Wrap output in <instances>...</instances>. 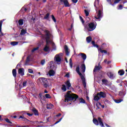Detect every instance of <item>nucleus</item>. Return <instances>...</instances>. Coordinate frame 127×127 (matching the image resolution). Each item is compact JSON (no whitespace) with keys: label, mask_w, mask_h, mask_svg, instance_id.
Returning <instances> with one entry per match:
<instances>
[{"label":"nucleus","mask_w":127,"mask_h":127,"mask_svg":"<svg viewBox=\"0 0 127 127\" xmlns=\"http://www.w3.org/2000/svg\"><path fill=\"white\" fill-rule=\"evenodd\" d=\"M71 91H68L66 94L64 95V102H69L70 101H76L77 99L79 98V96L74 93L70 94Z\"/></svg>","instance_id":"1"},{"label":"nucleus","mask_w":127,"mask_h":127,"mask_svg":"<svg viewBox=\"0 0 127 127\" xmlns=\"http://www.w3.org/2000/svg\"><path fill=\"white\" fill-rule=\"evenodd\" d=\"M76 71L78 73V75H79L82 81L84 87H86V79H85V77L83 76V74L80 72V65H77L76 68Z\"/></svg>","instance_id":"2"},{"label":"nucleus","mask_w":127,"mask_h":127,"mask_svg":"<svg viewBox=\"0 0 127 127\" xmlns=\"http://www.w3.org/2000/svg\"><path fill=\"white\" fill-rule=\"evenodd\" d=\"M93 123L94 124V125H95V126H98L99 124L100 127H105L104 123H103V120H102V118L101 117L98 118V120L96 118H94L93 119Z\"/></svg>","instance_id":"3"},{"label":"nucleus","mask_w":127,"mask_h":127,"mask_svg":"<svg viewBox=\"0 0 127 127\" xmlns=\"http://www.w3.org/2000/svg\"><path fill=\"white\" fill-rule=\"evenodd\" d=\"M85 27L87 28L88 31H93V30L96 29L97 25L95 24L94 22H90L87 26H86Z\"/></svg>","instance_id":"4"},{"label":"nucleus","mask_w":127,"mask_h":127,"mask_svg":"<svg viewBox=\"0 0 127 127\" xmlns=\"http://www.w3.org/2000/svg\"><path fill=\"white\" fill-rule=\"evenodd\" d=\"M44 33H45V40H46V42L47 43H48V41H50V31L47 30H44Z\"/></svg>","instance_id":"5"},{"label":"nucleus","mask_w":127,"mask_h":127,"mask_svg":"<svg viewBox=\"0 0 127 127\" xmlns=\"http://www.w3.org/2000/svg\"><path fill=\"white\" fill-rule=\"evenodd\" d=\"M42 84L44 88H48V87H49V83H48V80L47 78L42 77Z\"/></svg>","instance_id":"6"},{"label":"nucleus","mask_w":127,"mask_h":127,"mask_svg":"<svg viewBox=\"0 0 127 127\" xmlns=\"http://www.w3.org/2000/svg\"><path fill=\"white\" fill-rule=\"evenodd\" d=\"M63 54L60 53L59 54V55H56L55 57V59H56V62L57 63V64H61V58L60 56H62Z\"/></svg>","instance_id":"7"},{"label":"nucleus","mask_w":127,"mask_h":127,"mask_svg":"<svg viewBox=\"0 0 127 127\" xmlns=\"http://www.w3.org/2000/svg\"><path fill=\"white\" fill-rule=\"evenodd\" d=\"M18 119H22V121H23V122H25L26 124L30 125H31V123H33L32 121L26 119L24 116H20Z\"/></svg>","instance_id":"8"},{"label":"nucleus","mask_w":127,"mask_h":127,"mask_svg":"<svg viewBox=\"0 0 127 127\" xmlns=\"http://www.w3.org/2000/svg\"><path fill=\"white\" fill-rule=\"evenodd\" d=\"M60 0L62 3H64L65 7H70V3H69V1H68V0Z\"/></svg>","instance_id":"9"},{"label":"nucleus","mask_w":127,"mask_h":127,"mask_svg":"<svg viewBox=\"0 0 127 127\" xmlns=\"http://www.w3.org/2000/svg\"><path fill=\"white\" fill-rule=\"evenodd\" d=\"M50 42V41H48V43L47 42H46V46H45L44 48L43 49V50H44V51H45V52H48V51H49V50H50V48L48 46V45H49Z\"/></svg>","instance_id":"10"},{"label":"nucleus","mask_w":127,"mask_h":127,"mask_svg":"<svg viewBox=\"0 0 127 127\" xmlns=\"http://www.w3.org/2000/svg\"><path fill=\"white\" fill-rule=\"evenodd\" d=\"M97 94H98V95H99V97H100V98H105L107 97V94H106V93L103 91H100V92H98Z\"/></svg>","instance_id":"11"},{"label":"nucleus","mask_w":127,"mask_h":127,"mask_svg":"<svg viewBox=\"0 0 127 127\" xmlns=\"http://www.w3.org/2000/svg\"><path fill=\"white\" fill-rule=\"evenodd\" d=\"M65 84L66 86L67 90H71V89H73V87H71V83H70V80H67L66 82H65Z\"/></svg>","instance_id":"12"},{"label":"nucleus","mask_w":127,"mask_h":127,"mask_svg":"<svg viewBox=\"0 0 127 127\" xmlns=\"http://www.w3.org/2000/svg\"><path fill=\"white\" fill-rule=\"evenodd\" d=\"M103 68V67H102V66L100 65V64H99V65L98 66H95L94 69H93V72H96V71H100V70H101V69H102Z\"/></svg>","instance_id":"13"},{"label":"nucleus","mask_w":127,"mask_h":127,"mask_svg":"<svg viewBox=\"0 0 127 127\" xmlns=\"http://www.w3.org/2000/svg\"><path fill=\"white\" fill-rule=\"evenodd\" d=\"M95 18H96V19H100V18H102V10H99L97 16H95Z\"/></svg>","instance_id":"14"},{"label":"nucleus","mask_w":127,"mask_h":127,"mask_svg":"<svg viewBox=\"0 0 127 127\" xmlns=\"http://www.w3.org/2000/svg\"><path fill=\"white\" fill-rule=\"evenodd\" d=\"M18 73L21 76H24V69L23 68H19L18 70Z\"/></svg>","instance_id":"15"},{"label":"nucleus","mask_w":127,"mask_h":127,"mask_svg":"<svg viewBox=\"0 0 127 127\" xmlns=\"http://www.w3.org/2000/svg\"><path fill=\"white\" fill-rule=\"evenodd\" d=\"M32 111L33 112L35 116H39L38 110H37V109H36L35 108H33V109H32Z\"/></svg>","instance_id":"16"},{"label":"nucleus","mask_w":127,"mask_h":127,"mask_svg":"<svg viewBox=\"0 0 127 127\" xmlns=\"http://www.w3.org/2000/svg\"><path fill=\"white\" fill-rule=\"evenodd\" d=\"M64 50L65 51V54L67 56H69V49L68 48V46L67 45L64 46Z\"/></svg>","instance_id":"17"},{"label":"nucleus","mask_w":127,"mask_h":127,"mask_svg":"<svg viewBox=\"0 0 127 127\" xmlns=\"http://www.w3.org/2000/svg\"><path fill=\"white\" fill-rule=\"evenodd\" d=\"M79 55L81 56V58L83 59V60H86V59H87V55H86V54L80 53Z\"/></svg>","instance_id":"18"},{"label":"nucleus","mask_w":127,"mask_h":127,"mask_svg":"<svg viewBox=\"0 0 127 127\" xmlns=\"http://www.w3.org/2000/svg\"><path fill=\"white\" fill-rule=\"evenodd\" d=\"M5 121L6 123H8V124H10L9 125V126L10 127H13V123H12V122H10V121H9V119H8V118L5 119Z\"/></svg>","instance_id":"19"},{"label":"nucleus","mask_w":127,"mask_h":127,"mask_svg":"<svg viewBox=\"0 0 127 127\" xmlns=\"http://www.w3.org/2000/svg\"><path fill=\"white\" fill-rule=\"evenodd\" d=\"M102 82L103 83V85H105V86H107L108 84H109V81L106 79H102Z\"/></svg>","instance_id":"20"},{"label":"nucleus","mask_w":127,"mask_h":127,"mask_svg":"<svg viewBox=\"0 0 127 127\" xmlns=\"http://www.w3.org/2000/svg\"><path fill=\"white\" fill-rule=\"evenodd\" d=\"M118 74L120 76H123L125 75V70L124 69H120L118 71Z\"/></svg>","instance_id":"21"},{"label":"nucleus","mask_w":127,"mask_h":127,"mask_svg":"<svg viewBox=\"0 0 127 127\" xmlns=\"http://www.w3.org/2000/svg\"><path fill=\"white\" fill-rule=\"evenodd\" d=\"M49 74L50 76H54L55 75V71L53 69L50 70L49 71Z\"/></svg>","instance_id":"22"},{"label":"nucleus","mask_w":127,"mask_h":127,"mask_svg":"<svg viewBox=\"0 0 127 127\" xmlns=\"http://www.w3.org/2000/svg\"><path fill=\"white\" fill-rule=\"evenodd\" d=\"M101 98L100 97V96L99 97V95H98V93L94 97V100L96 101V102H98V101Z\"/></svg>","instance_id":"23"},{"label":"nucleus","mask_w":127,"mask_h":127,"mask_svg":"<svg viewBox=\"0 0 127 127\" xmlns=\"http://www.w3.org/2000/svg\"><path fill=\"white\" fill-rule=\"evenodd\" d=\"M98 50L101 52V53H104V54H107L108 53V51L107 50H102V48H100Z\"/></svg>","instance_id":"24"},{"label":"nucleus","mask_w":127,"mask_h":127,"mask_svg":"<svg viewBox=\"0 0 127 127\" xmlns=\"http://www.w3.org/2000/svg\"><path fill=\"white\" fill-rule=\"evenodd\" d=\"M107 76L110 78V79H114V73L112 72L107 73Z\"/></svg>","instance_id":"25"},{"label":"nucleus","mask_w":127,"mask_h":127,"mask_svg":"<svg viewBox=\"0 0 127 127\" xmlns=\"http://www.w3.org/2000/svg\"><path fill=\"white\" fill-rule=\"evenodd\" d=\"M81 70L83 73H84L85 71H86V65L85 64H81Z\"/></svg>","instance_id":"26"},{"label":"nucleus","mask_w":127,"mask_h":127,"mask_svg":"<svg viewBox=\"0 0 127 127\" xmlns=\"http://www.w3.org/2000/svg\"><path fill=\"white\" fill-rule=\"evenodd\" d=\"M12 75L14 78H16V69H12Z\"/></svg>","instance_id":"27"},{"label":"nucleus","mask_w":127,"mask_h":127,"mask_svg":"<svg viewBox=\"0 0 127 127\" xmlns=\"http://www.w3.org/2000/svg\"><path fill=\"white\" fill-rule=\"evenodd\" d=\"M26 32H27L26 30H24V29H22L21 30L20 35H24V34H25Z\"/></svg>","instance_id":"28"},{"label":"nucleus","mask_w":127,"mask_h":127,"mask_svg":"<svg viewBox=\"0 0 127 127\" xmlns=\"http://www.w3.org/2000/svg\"><path fill=\"white\" fill-rule=\"evenodd\" d=\"M86 41L87 43H90L92 41V37L91 36H88L86 38Z\"/></svg>","instance_id":"29"},{"label":"nucleus","mask_w":127,"mask_h":127,"mask_svg":"<svg viewBox=\"0 0 127 127\" xmlns=\"http://www.w3.org/2000/svg\"><path fill=\"white\" fill-rule=\"evenodd\" d=\"M62 90L63 92H66V91H67V88H66V85L65 84L62 85Z\"/></svg>","instance_id":"30"},{"label":"nucleus","mask_w":127,"mask_h":127,"mask_svg":"<svg viewBox=\"0 0 127 127\" xmlns=\"http://www.w3.org/2000/svg\"><path fill=\"white\" fill-rule=\"evenodd\" d=\"M97 4H99V0H95L94 3V5L95 7H96V10L97 11V9H98V7H97Z\"/></svg>","instance_id":"31"},{"label":"nucleus","mask_w":127,"mask_h":127,"mask_svg":"<svg viewBox=\"0 0 127 127\" xmlns=\"http://www.w3.org/2000/svg\"><path fill=\"white\" fill-rule=\"evenodd\" d=\"M19 25H23V19H21L18 20Z\"/></svg>","instance_id":"32"},{"label":"nucleus","mask_w":127,"mask_h":127,"mask_svg":"<svg viewBox=\"0 0 127 127\" xmlns=\"http://www.w3.org/2000/svg\"><path fill=\"white\" fill-rule=\"evenodd\" d=\"M10 44L11 45H12V46H15V45H17V44H18V42H11Z\"/></svg>","instance_id":"33"},{"label":"nucleus","mask_w":127,"mask_h":127,"mask_svg":"<svg viewBox=\"0 0 127 127\" xmlns=\"http://www.w3.org/2000/svg\"><path fill=\"white\" fill-rule=\"evenodd\" d=\"M49 15H50V14L49 13H47L44 17V19H48V18H49Z\"/></svg>","instance_id":"34"},{"label":"nucleus","mask_w":127,"mask_h":127,"mask_svg":"<svg viewBox=\"0 0 127 127\" xmlns=\"http://www.w3.org/2000/svg\"><path fill=\"white\" fill-rule=\"evenodd\" d=\"M39 98L40 99V101L41 102V103H42V93H40L39 94Z\"/></svg>","instance_id":"35"},{"label":"nucleus","mask_w":127,"mask_h":127,"mask_svg":"<svg viewBox=\"0 0 127 127\" xmlns=\"http://www.w3.org/2000/svg\"><path fill=\"white\" fill-rule=\"evenodd\" d=\"M89 10H87V9H84V13H85V16H89Z\"/></svg>","instance_id":"36"},{"label":"nucleus","mask_w":127,"mask_h":127,"mask_svg":"<svg viewBox=\"0 0 127 127\" xmlns=\"http://www.w3.org/2000/svg\"><path fill=\"white\" fill-rule=\"evenodd\" d=\"M38 49H39V47H36V48H34V49H33L32 50L31 52H32V53H33L35 52V51L38 50Z\"/></svg>","instance_id":"37"},{"label":"nucleus","mask_w":127,"mask_h":127,"mask_svg":"<svg viewBox=\"0 0 127 127\" xmlns=\"http://www.w3.org/2000/svg\"><path fill=\"white\" fill-rule=\"evenodd\" d=\"M123 100L122 99H117L115 100V103L117 104H120V103L122 102Z\"/></svg>","instance_id":"38"},{"label":"nucleus","mask_w":127,"mask_h":127,"mask_svg":"<svg viewBox=\"0 0 127 127\" xmlns=\"http://www.w3.org/2000/svg\"><path fill=\"white\" fill-rule=\"evenodd\" d=\"M69 66L70 68L73 67V63H72V59H69Z\"/></svg>","instance_id":"39"},{"label":"nucleus","mask_w":127,"mask_h":127,"mask_svg":"<svg viewBox=\"0 0 127 127\" xmlns=\"http://www.w3.org/2000/svg\"><path fill=\"white\" fill-rule=\"evenodd\" d=\"M79 101L80 103H81L82 104H85L86 103V101L83 98L79 99Z\"/></svg>","instance_id":"40"},{"label":"nucleus","mask_w":127,"mask_h":127,"mask_svg":"<svg viewBox=\"0 0 127 127\" xmlns=\"http://www.w3.org/2000/svg\"><path fill=\"white\" fill-rule=\"evenodd\" d=\"M52 106H53V105H52V104H49V105H47V109H48V110H50V109H52Z\"/></svg>","instance_id":"41"},{"label":"nucleus","mask_w":127,"mask_h":127,"mask_svg":"<svg viewBox=\"0 0 127 127\" xmlns=\"http://www.w3.org/2000/svg\"><path fill=\"white\" fill-rule=\"evenodd\" d=\"M121 1V0H115L114 1V4H111L112 5H114V4H117V3H119Z\"/></svg>","instance_id":"42"},{"label":"nucleus","mask_w":127,"mask_h":127,"mask_svg":"<svg viewBox=\"0 0 127 127\" xmlns=\"http://www.w3.org/2000/svg\"><path fill=\"white\" fill-rule=\"evenodd\" d=\"M45 97L47 99H51V96L49 94H46Z\"/></svg>","instance_id":"43"},{"label":"nucleus","mask_w":127,"mask_h":127,"mask_svg":"<svg viewBox=\"0 0 127 127\" xmlns=\"http://www.w3.org/2000/svg\"><path fill=\"white\" fill-rule=\"evenodd\" d=\"M2 20L0 21V32H1V26H2Z\"/></svg>","instance_id":"44"},{"label":"nucleus","mask_w":127,"mask_h":127,"mask_svg":"<svg viewBox=\"0 0 127 127\" xmlns=\"http://www.w3.org/2000/svg\"><path fill=\"white\" fill-rule=\"evenodd\" d=\"M52 19L54 21V22H56V18H55V17L53 15H52Z\"/></svg>","instance_id":"45"},{"label":"nucleus","mask_w":127,"mask_h":127,"mask_svg":"<svg viewBox=\"0 0 127 127\" xmlns=\"http://www.w3.org/2000/svg\"><path fill=\"white\" fill-rule=\"evenodd\" d=\"M41 65H42V66H43V65H44L45 64V60H42L41 61Z\"/></svg>","instance_id":"46"},{"label":"nucleus","mask_w":127,"mask_h":127,"mask_svg":"<svg viewBox=\"0 0 127 127\" xmlns=\"http://www.w3.org/2000/svg\"><path fill=\"white\" fill-rule=\"evenodd\" d=\"M79 18L81 21V22L84 24L85 23V21H84V19H83V17H82L81 16H79Z\"/></svg>","instance_id":"47"},{"label":"nucleus","mask_w":127,"mask_h":127,"mask_svg":"<svg viewBox=\"0 0 127 127\" xmlns=\"http://www.w3.org/2000/svg\"><path fill=\"white\" fill-rule=\"evenodd\" d=\"M62 119H63V118H61V119H60L59 121H57L54 125H57V124H58L59 123H60V122H61V121H62Z\"/></svg>","instance_id":"48"},{"label":"nucleus","mask_w":127,"mask_h":127,"mask_svg":"<svg viewBox=\"0 0 127 127\" xmlns=\"http://www.w3.org/2000/svg\"><path fill=\"white\" fill-rule=\"evenodd\" d=\"M28 72L30 74H33V70H32V69H31L30 68L28 69Z\"/></svg>","instance_id":"49"},{"label":"nucleus","mask_w":127,"mask_h":127,"mask_svg":"<svg viewBox=\"0 0 127 127\" xmlns=\"http://www.w3.org/2000/svg\"><path fill=\"white\" fill-rule=\"evenodd\" d=\"M26 84H27V81H25L23 82V87H25L26 86Z\"/></svg>","instance_id":"50"},{"label":"nucleus","mask_w":127,"mask_h":127,"mask_svg":"<svg viewBox=\"0 0 127 127\" xmlns=\"http://www.w3.org/2000/svg\"><path fill=\"white\" fill-rule=\"evenodd\" d=\"M123 5L120 4L118 8V9L122 10L123 9Z\"/></svg>","instance_id":"51"},{"label":"nucleus","mask_w":127,"mask_h":127,"mask_svg":"<svg viewBox=\"0 0 127 127\" xmlns=\"http://www.w3.org/2000/svg\"><path fill=\"white\" fill-rule=\"evenodd\" d=\"M30 61V58L29 57H27L26 60V63H27L28 62H29Z\"/></svg>","instance_id":"52"},{"label":"nucleus","mask_w":127,"mask_h":127,"mask_svg":"<svg viewBox=\"0 0 127 127\" xmlns=\"http://www.w3.org/2000/svg\"><path fill=\"white\" fill-rule=\"evenodd\" d=\"M26 115L29 116V117H32V116H33V114L32 113H26Z\"/></svg>","instance_id":"53"},{"label":"nucleus","mask_w":127,"mask_h":127,"mask_svg":"<svg viewBox=\"0 0 127 127\" xmlns=\"http://www.w3.org/2000/svg\"><path fill=\"white\" fill-rule=\"evenodd\" d=\"M71 0L73 3H77V2H78V0Z\"/></svg>","instance_id":"54"},{"label":"nucleus","mask_w":127,"mask_h":127,"mask_svg":"<svg viewBox=\"0 0 127 127\" xmlns=\"http://www.w3.org/2000/svg\"><path fill=\"white\" fill-rule=\"evenodd\" d=\"M31 19V20H33L34 23L35 22V18L32 17Z\"/></svg>","instance_id":"55"},{"label":"nucleus","mask_w":127,"mask_h":127,"mask_svg":"<svg viewBox=\"0 0 127 127\" xmlns=\"http://www.w3.org/2000/svg\"><path fill=\"white\" fill-rule=\"evenodd\" d=\"M123 95V91H120L119 93V96H122Z\"/></svg>","instance_id":"56"},{"label":"nucleus","mask_w":127,"mask_h":127,"mask_svg":"<svg viewBox=\"0 0 127 127\" xmlns=\"http://www.w3.org/2000/svg\"><path fill=\"white\" fill-rule=\"evenodd\" d=\"M45 37H46V36H45V35H43V34L41 36L42 38H45Z\"/></svg>","instance_id":"57"},{"label":"nucleus","mask_w":127,"mask_h":127,"mask_svg":"<svg viewBox=\"0 0 127 127\" xmlns=\"http://www.w3.org/2000/svg\"><path fill=\"white\" fill-rule=\"evenodd\" d=\"M94 47H96V48H99V45L98 44H95L93 46Z\"/></svg>","instance_id":"58"},{"label":"nucleus","mask_w":127,"mask_h":127,"mask_svg":"<svg viewBox=\"0 0 127 127\" xmlns=\"http://www.w3.org/2000/svg\"><path fill=\"white\" fill-rule=\"evenodd\" d=\"M65 77H67V78H69V77H70V75L69 74V73H67L65 74Z\"/></svg>","instance_id":"59"},{"label":"nucleus","mask_w":127,"mask_h":127,"mask_svg":"<svg viewBox=\"0 0 127 127\" xmlns=\"http://www.w3.org/2000/svg\"><path fill=\"white\" fill-rule=\"evenodd\" d=\"M61 113H59V114H58V115H57L56 116V117H61Z\"/></svg>","instance_id":"60"},{"label":"nucleus","mask_w":127,"mask_h":127,"mask_svg":"<svg viewBox=\"0 0 127 127\" xmlns=\"http://www.w3.org/2000/svg\"><path fill=\"white\" fill-rule=\"evenodd\" d=\"M91 43H92V45H93V46L96 44H95V41H92Z\"/></svg>","instance_id":"61"},{"label":"nucleus","mask_w":127,"mask_h":127,"mask_svg":"<svg viewBox=\"0 0 127 127\" xmlns=\"http://www.w3.org/2000/svg\"><path fill=\"white\" fill-rule=\"evenodd\" d=\"M105 125L106 127H111V126H109V125H108L107 123H105Z\"/></svg>","instance_id":"62"},{"label":"nucleus","mask_w":127,"mask_h":127,"mask_svg":"<svg viewBox=\"0 0 127 127\" xmlns=\"http://www.w3.org/2000/svg\"><path fill=\"white\" fill-rule=\"evenodd\" d=\"M111 63H112L111 61H108L107 62V64L109 65V64H111Z\"/></svg>","instance_id":"63"},{"label":"nucleus","mask_w":127,"mask_h":127,"mask_svg":"<svg viewBox=\"0 0 127 127\" xmlns=\"http://www.w3.org/2000/svg\"><path fill=\"white\" fill-rule=\"evenodd\" d=\"M18 127H27V126H18Z\"/></svg>","instance_id":"64"}]
</instances>
